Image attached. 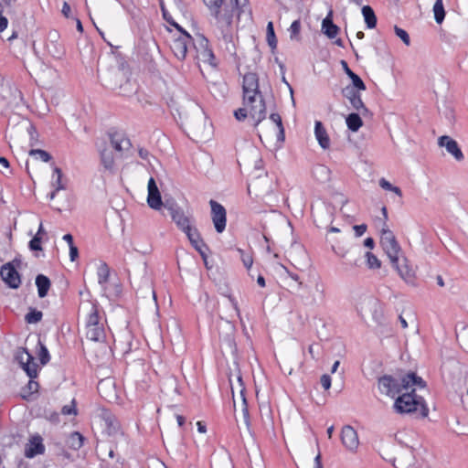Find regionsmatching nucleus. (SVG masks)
Returning <instances> with one entry per match:
<instances>
[{
    "mask_svg": "<svg viewBox=\"0 0 468 468\" xmlns=\"http://www.w3.org/2000/svg\"><path fill=\"white\" fill-rule=\"evenodd\" d=\"M243 106L250 110V117L257 126L266 117V105L259 90V77L254 72H248L242 81Z\"/></svg>",
    "mask_w": 468,
    "mask_h": 468,
    "instance_id": "nucleus-1",
    "label": "nucleus"
},
{
    "mask_svg": "<svg viewBox=\"0 0 468 468\" xmlns=\"http://www.w3.org/2000/svg\"><path fill=\"white\" fill-rule=\"evenodd\" d=\"M414 386L424 388L426 383L413 372L399 377L385 375L378 378V389L390 398L399 397Z\"/></svg>",
    "mask_w": 468,
    "mask_h": 468,
    "instance_id": "nucleus-2",
    "label": "nucleus"
},
{
    "mask_svg": "<svg viewBox=\"0 0 468 468\" xmlns=\"http://www.w3.org/2000/svg\"><path fill=\"white\" fill-rule=\"evenodd\" d=\"M393 409L398 414H410L418 410H420V415L422 418L427 417L429 414V409L424 399L418 396L413 388H410V391H405L397 397Z\"/></svg>",
    "mask_w": 468,
    "mask_h": 468,
    "instance_id": "nucleus-3",
    "label": "nucleus"
},
{
    "mask_svg": "<svg viewBox=\"0 0 468 468\" xmlns=\"http://www.w3.org/2000/svg\"><path fill=\"white\" fill-rule=\"evenodd\" d=\"M86 336L94 342H102L105 340V330L103 324L101 323L99 310L96 303L90 304V310L86 324Z\"/></svg>",
    "mask_w": 468,
    "mask_h": 468,
    "instance_id": "nucleus-4",
    "label": "nucleus"
},
{
    "mask_svg": "<svg viewBox=\"0 0 468 468\" xmlns=\"http://www.w3.org/2000/svg\"><path fill=\"white\" fill-rule=\"evenodd\" d=\"M383 458L394 465L395 468H410L415 463L413 449L408 445H399L393 454L385 452Z\"/></svg>",
    "mask_w": 468,
    "mask_h": 468,
    "instance_id": "nucleus-5",
    "label": "nucleus"
},
{
    "mask_svg": "<svg viewBox=\"0 0 468 468\" xmlns=\"http://www.w3.org/2000/svg\"><path fill=\"white\" fill-rule=\"evenodd\" d=\"M194 48L196 50V58L197 60L207 63L212 67L217 66V59L210 48L209 41L203 35H197L193 41Z\"/></svg>",
    "mask_w": 468,
    "mask_h": 468,
    "instance_id": "nucleus-6",
    "label": "nucleus"
},
{
    "mask_svg": "<svg viewBox=\"0 0 468 468\" xmlns=\"http://www.w3.org/2000/svg\"><path fill=\"white\" fill-rule=\"evenodd\" d=\"M380 244L389 258L390 262L396 263L397 257L399 256L401 252V248L393 232L388 229L386 225L381 230Z\"/></svg>",
    "mask_w": 468,
    "mask_h": 468,
    "instance_id": "nucleus-7",
    "label": "nucleus"
},
{
    "mask_svg": "<svg viewBox=\"0 0 468 468\" xmlns=\"http://www.w3.org/2000/svg\"><path fill=\"white\" fill-rule=\"evenodd\" d=\"M21 261L16 258L13 261L4 264L0 269L2 280L12 289H17L21 284V277L16 267H19Z\"/></svg>",
    "mask_w": 468,
    "mask_h": 468,
    "instance_id": "nucleus-8",
    "label": "nucleus"
},
{
    "mask_svg": "<svg viewBox=\"0 0 468 468\" xmlns=\"http://www.w3.org/2000/svg\"><path fill=\"white\" fill-rule=\"evenodd\" d=\"M211 218L218 233H222L226 229L227 212L225 207L215 200H210Z\"/></svg>",
    "mask_w": 468,
    "mask_h": 468,
    "instance_id": "nucleus-9",
    "label": "nucleus"
},
{
    "mask_svg": "<svg viewBox=\"0 0 468 468\" xmlns=\"http://www.w3.org/2000/svg\"><path fill=\"white\" fill-rule=\"evenodd\" d=\"M190 42H192V37L187 32H184V35H180L173 40L170 48L178 59L186 58Z\"/></svg>",
    "mask_w": 468,
    "mask_h": 468,
    "instance_id": "nucleus-10",
    "label": "nucleus"
},
{
    "mask_svg": "<svg viewBox=\"0 0 468 468\" xmlns=\"http://www.w3.org/2000/svg\"><path fill=\"white\" fill-rule=\"evenodd\" d=\"M378 306V300L371 295H365L359 298L356 303V311L361 317L368 314H376Z\"/></svg>",
    "mask_w": 468,
    "mask_h": 468,
    "instance_id": "nucleus-11",
    "label": "nucleus"
},
{
    "mask_svg": "<svg viewBox=\"0 0 468 468\" xmlns=\"http://www.w3.org/2000/svg\"><path fill=\"white\" fill-rule=\"evenodd\" d=\"M438 144L441 147H445L447 152L452 154L458 162L463 160L464 155L458 145V143L448 135H442L438 139Z\"/></svg>",
    "mask_w": 468,
    "mask_h": 468,
    "instance_id": "nucleus-12",
    "label": "nucleus"
},
{
    "mask_svg": "<svg viewBox=\"0 0 468 468\" xmlns=\"http://www.w3.org/2000/svg\"><path fill=\"white\" fill-rule=\"evenodd\" d=\"M392 266L397 270L399 275L409 284H413L415 273L414 271L409 266L406 258L399 256L397 257V261L391 262Z\"/></svg>",
    "mask_w": 468,
    "mask_h": 468,
    "instance_id": "nucleus-13",
    "label": "nucleus"
},
{
    "mask_svg": "<svg viewBox=\"0 0 468 468\" xmlns=\"http://www.w3.org/2000/svg\"><path fill=\"white\" fill-rule=\"evenodd\" d=\"M341 441L343 445L349 451L356 450L359 444L357 432L350 425H346L342 428Z\"/></svg>",
    "mask_w": 468,
    "mask_h": 468,
    "instance_id": "nucleus-14",
    "label": "nucleus"
},
{
    "mask_svg": "<svg viewBox=\"0 0 468 468\" xmlns=\"http://www.w3.org/2000/svg\"><path fill=\"white\" fill-rule=\"evenodd\" d=\"M360 90L355 88L346 87L343 89V95L349 101L351 106L360 113H367V109L362 101Z\"/></svg>",
    "mask_w": 468,
    "mask_h": 468,
    "instance_id": "nucleus-15",
    "label": "nucleus"
},
{
    "mask_svg": "<svg viewBox=\"0 0 468 468\" xmlns=\"http://www.w3.org/2000/svg\"><path fill=\"white\" fill-rule=\"evenodd\" d=\"M148 196H147V203L148 206L155 210H158L161 208L163 202L160 191L158 189V186L155 183V180L151 177L148 181Z\"/></svg>",
    "mask_w": 468,
    "mask_h": 468,
    "instance_id": "nucleus-16",
    "label": "nucleus"
},
{
    "mask_svg": "<svg viewBox=\"0 0 468 468\" xmlns=\"http://www.w3.org/2000/svg\"><path fill=\"white\" fill-rule=\"evenodd\" d=\"M251 188H253L256 191L257 195L270 193L271 191V186L267 175H265L264 176H259L255 179H253L248 186L249 193H250Z\"/></svg>",
    "mask_w": 468,
    "mask_h": 468,
    "instance_id": "nucleus-17",
    "label": "nucleus"
},
{
    "mask_svg": "<svg viewBox=\"0 0 468 468\" xmlns=\"http://www.w3.org/2000/svg\"><path fill=\"white\" fill-rule=\"evenodd\" d=\"M339 30L340 28L333 22V10L331 9L323 19L322 31L328 38L333 39L337 36Z\"/></svg>",
    "mask_w": 468,
    "mask_h": 468,
    "instance_id": "nucleus-18",
    "label": "nucleus"
},
{
    "mask_svg": "<svg viewBox=\"0 0 468 468\" xmlns=\"http://www.w3.org/2000/svg\"><path fill=\"white\" fill-rule=\"evenodd\" d=\"M191 245L199 252L203 259L206 258V251L208 250L207 246L203 241L199 231L195 227L193 231L186 236Z\"/></svg>",
    "mask_w": 468,
    "mask_h": 468,
    "instance_id": "nucleus-19",
    "label": "nucleus"
},
{
    "mask_svg": "<svg viewBox=\"0 0 468 468\" xmlns=\"http://www.w3.org/2000/svg\"><path fill=\"white\" fill-rule=\"evenodd\" d=\"M45 451V447L42 443V438L40 436H34L27 444L25 449V455L27 458H33L37 454H41Z\"/></svg>",
    "mask_w": 468,
    "mask_h": 468,
    "instance_id": "nucleus-20",
    "label": "nucleus"
},
{
    "mask_svg": "<svg viewBox=\"0 0 468 468\" xmlns=\"http://www.w3.org/2000/svg\"><path fill=\"white\" fill-rule=\"evenodd\" d=\"M109 136L112 148L121 154L131 146L130 140L122 133H110Z\"/></svg>",
    "mask_w": 468,
    "mask_h": 468,
    "instance_id": "nucleus-21",
    "label": "nucleus"
},
{
    "mask_svg": "<svg viewBox=\"0 0 468 468\" xmlns=\"http://www.w3.org/2000/svg\"><path fill=\"white\" fill-rule=\"evenodd\" d=\"M314 134L316 140L318 141L319 145L323 149H327L330 146V139L327 134L325 128L323 126V123L320 121L315 122L314 125Z\"/></svg>",
    "mask_w": 468,
    "mask_h": 468,
    "instance_id": "nucleus-22",
    "label": "nucleus"
},
{
    "mask_svg": "<svg viewBox=\"0 0 468 468\" xmlns=\"http://www.w3.org/2000/svg\"><path fill=\"white\" fill-rule=\"evenodd\" d=\"M170 216L173 221L176 224L178 228L184 227L186 224L190 222L192 219L187 217L184 211L178 207H168Z\"/></svg>",
    "mask_w": 468,
    "mask_h": 468,
    "instance_id": "nucleus-23",
    "label": "nucleus"
},
{
    "mask_svg": "<svg viewBox=\"0 0 468 468\" xmlns=\"http://www.w3.org/2000/svg\"><path fill=\"white\" fill-rule=\"evenodd\" d=\"M36 285L37 288V294L40 298H44L48 295V292L51 286V282L48 277L44 274H38L36 277Z\"/></svg>",
    "mask_w": 468,
    "mask_h": 468,
    "instance_id": "nucleus-24",
    "label": "nucleus"
},
{
    "mask_svg": "<svg viewBox=\"0 0 468 468\" xmlns=\"http://www.w3.org/2000/svg\"><path fill=\"white\" fill-rule=\"evenodd\" d=\"M212 468H233L230 456L224 452L222 454H215L211 463Z\"/></svg>",
    "mask_w": 468,
    "mask_h": 468,
    "instance_id": "nucleus-25",
    "label": "nucleus"
},
{
    "mask_svg": "<svg viewBox=\"0 0 468 468\" xmlns=\"http://www.w3.org/2000/svg\"><path fill=\"white\" fill-rule=\"evenodd\" d=\"M46 49L54 58L60 59L65 54V49L59 42H46Z\"/></svg>",
    "mask_w": 468,
    "mask_h": 468,
    "instance_id": "nucleus-26",
    "label": "nucleus"
},
{
    "mask_svg": "<svg viewBox=\"0 0 468 468\" xmlns=\"http://www.w3.org/2000/svg\"><path fill=\"white\" fill-rule=\"evenodd\" d=\"M362 15L364 16L367 27L368 28H375L377 26V16L372 7L369 5H364L362 7Z\"/></svg>",
    "mask_w": 468,
    "mask_h": 468,
    "instance_id": "nucleus-27",
    "label": "nucleus"
},
{
    "mask_svg": "<svg viewBox=\"0 0 468 468\" xmlns=\"http://www.w3.org/2000/svg\"><path fill=\"white\" fill-rule=\"evenodd\" d=\"M238 381H239V388H240V389H239V397L241 399V406H242V413H243V417H244V422H245V425L247 427H249V425H250L249 410H248V407H247V401H246V398H245V395H244L245 388L243 387L241 377L238 378Z\"/></svg>",
    "mask_w": 468,
    "mask_h": 468,
    "instance_id": "nucleus-28",
    "label": "nucleus"
},
{
    "mask_svg": "<svg viewBox=\"0 0 468 468\" xmlns=\"http://www.w3.org/2000/svg\"><path fill=\"white\" fill-rule=\"evenodd\" d=\"M347 128L352 132H357L363 125V121L358 113H350L346 119Z\"/></svg>",
    "mask_w": 468,
    "mask_h": 468,
    "instance_id": "nucleus-29",
    "label": "nucleus"
},
{
    "mask_svg": "<svg viewBox=\"0 0 468 468\" xmlns=\"http://www.w3.org/2000/svg\"><path fill=\"white\" fill-rule=\"evenodd\" d=\"M94 8L97 15L101 18H109L112 15L110 6L105 0H96Z\"/></svg>",
    "mask_w": 468,
    "mask_h": 468,
    "instance_id": "nucleus-30",
    "label": "nucleus"
},
{
    "mask_svg": "<svg viewBox=\"0 0 468 468\" xmlns=\"http://www.w3.org/2000/svg\"><path fill=\"white\" fill-rule=\"evenodd\" d=\"M101 161L105 169L112 170L114 165V158L112 151L106 148L101 150Z\"/></svg>",
    "mask_w": 468,
    "mask_h": 468,
    "instance_id": "nucleus-31",
    "label": "nucleus"
},
{
    "mask_svg": "<svg viewBox=\"0 0 468 468\" xmlns=\"http://www.w3.org/2000/svg\"><path fill=\"white\" fill-rule=\"evenodd\" d=\"M206 6L209 9L211 16L218 18L223 0H203Z\"/></svg>",
    "mask_w": 468,
    "mask_h": 468,
    "instance_id": "nucleus-32",
    "label": "nucleus"
},
{
    "mask_svg": "<svg viewBox=\"0 0 468 468\" xmlns=\"http://www.w3.org/2000/svg\"><path fill=\"white\" fill-rule=\"evenodd\" d=\"M16 359L23 367L25 364L34 360V357L26 348L20 347L16 353Z\"/></svg>",
    "mask_w": 468,
    "mask_h": 468,
    "instance_id": "nucleus-33",
    "label": "nucleus"
},
{
    "mask_svg": "<svg viewBox=\"0 0 468 468\" xmlns=\"http://www.w3.org/2000/svg\"><path fill=\"white\" fill-rule=\"evenodd\" d=\"M52 186L56 188V191L65 189V185L62 183V171L58 167H55L52 176Z\"/></svg>",
    "mask_w": 468,
    "mask_h": 468,
    "instance_id": "nucleus-34",
    "label": "nucleus"
},
{
    "mask_svg": "<svg viewBox=\"0 0 468 468\" xmlns=\"http://www.w3.org/2000/svg\"><path fill=\"white\" fill-rule=\"evenodd\" d=\"M434 19L437 24H441L445 18V10L442 2H435L433 8Z\"/></svg>",
    "mask_w": 468,
    "mask_h": 468,
    "instance_id": "nucleus-35",
    "label": "nucleus"
},
{
    "mask_svg": "<svg viewBox=\"0 0 468 468\" xmlns=\"http://www.w3.org/2000/svg\"><path fill=\"white\" fill-rule=\"evenodd\" d=\"M110 270L106 263H101L98 268V282L100 284H104L109 281Z\"/></svg>",
    "mask_w": 468,
    "mask_h": 468,
    "instance_id": "nucleus-36",
    "label": "nucleus"
},
{
    "mask_svg": "<svg viewBox=\"0 0 468 468\" xmlns=\"http://www.w3.org/2000/svg\"><path fill=\"white\" fill-rule=\"evenodd\" d=\"M84 437L77 431L71 433L69 437V446L74 450H79L83 445Z\"/></svg>",
    "mask_w": 468,
    "mask_h": 468,
    "instance_id": "nucleus-37",
    "label": "nucleus"
},
{
    "mask_svg": "<svg viewBox=\"0 0 468 468\" xmlns=\"http://www.w3.org/2000/svg\"><path fill=\"white\" fill-rule=\"evenodd\" d=\"M365 257L367 259V265L369 269L378 270L381 267V261L373 253L367 251L365 254Z\"/></svg>",
    "mask_w": 468,
    "mask_h": 468,
    "instance_id": "nucleus-38",
    "label": "nucleus"
},
{
    "mask_svg": "<svg viewBox=\"0 0 468 468\" xmlns=\"http://www.w3.org/2000/svg\"><path fill=\"white\" fill-rule=\"evenodd\" d=\"M42 316V312L36 309H30L29 313L26 314L25 320L28 324H37L41 321Z\"/></svg>",
    "mask_w": 468,
    "mask_h": 468,
    "instance_id": "nucleus-39",
    "label": "nucleus"
},
{
    "mask_svg": "<svg viewBox=\"0 0 468 468\" xmlns=\"http://www.w3.org/2000/svg\"><path fill=\"white\" fill-rule=\"evenodd\" d=\"M267 41H268L269 46L272 49L276 48L277 39L275 37L272 22H269L267 25Z\"/></svg>",
    "mask_w": 468,
    "mask_h": 468,
    "instance_id": "nucleus-40",
    "label": "nucleus"
},
{
    "mask_svg": "<svg viewBox=\"0 0 468 468\" xmlns=\"http://www.w3.org/2000/svg\"><path fill=\"white\" fill-rule=\"evenodd\" d=\"M270 119L277 125L279 129L278 139L280 141H284V128L282 125V118L278 113H271Z\"/></svg>",
    "mask_w": 468,
    "mask_h": 468,
    "instance_id": "nucleus-41",
    "label": "nucleus"
},
{
    "mask_svg": "<svg viewBox=\"0 0 468 468\" xmlns=\"http://www.w3.org/2000/svg\"><path fill=\"white\" fill-rule=\"evenodd\" d=\"M349 78L352 80V85H348L347 87L355 88V90H366V85H365L364 81L355 72L351 76H349Z\"/></svg>",
    "mask_w": 468,
    "mask_h": 468,
    "instance_id": "nucleus-42",
    "label": "nucleus"
},
{
    "mask_svg": "<svg viewBox=\"0 0 468 468\" xmlns=\"http://www.w3.org/2000/svg\"><path fill=\"white\" fill-rule=\"evenodd\" d=\"M379 186L385 189V190H388V191H391L393 193H395L396 195H398L399 197H402V192L400 190L399 187L398 186H392L388 180H386L385 178H381L379 180Z\"/></svg>",
    "mask_w": 468,
    "mask_h": 468,
    "instance_id": "nucleus-43",
    "label": "nucleus"
},
{
    "mask_svg": "<svg viewBox=\"0 0 468 468\" xmlns=\"http://www.w3.org/2000/svg\"><path fill=\"white\" fill-rule=\"evenodd\" d=\"M290 37L291 39L300 40L301 22L300 20H294L290 27Z\"/></svg>",
    "mask_w": 468,
    "mask_h": 468,
    "instance_id": "nucleus-44",
    "label": "nucleus"
},
{
    "mask_svg": "<svg viewBox=\"0 0 468 468\" xmlns=\"http://www.w3.org/2000/svg\"><path fill=\"white\" fill-rule=\"evenodd\" d=\"M22 368L25 370L27 375L30 378H37V365L34 362V360L28 362L27 364H25Z\"/></svg>",
    "mask_w": 468,
    "mask_h": 468,
    "instance_id": "nucleus-45",
    "label": "nucleus"
},
{
    "mask_svg": "<svg viewBox=\"0 0 468 468\" xmlns=\"http://www.w3.org/2000/svg\"><path fill=\"white\" fill-rule=\"evenodd\" d=\"M38 346H39L38 356H39L40 363L42 365H46L50 359L49 353L48 351V348L40 341L38 342Z\"/></svg>",
    "mask_w": 468,
    "mask_h": 468,
    "instance_id": "nucleus-46",
    "label": "nucleus"
},
{
    "mask_svg": "<svg viewBox=\"0 0 468 468\" xmlns=\"http://www.w3.org/2000/svg\"><path fill=\"white\" fill-rule=\"evenodd\" d=\"M29 155L33 156V155H38V157L43 161V162H48L51 160V155L44 151V150H41V149H31L29 151Z\"/></svg>",
    "mask_w": 468,
    "mask_h": 468,
    "instance_id": "nucleus-47",
    "label": "nucleus"
},
{
    "mask_svg": "<svg viewBox=\"0 0 468 468\" xmlns=\"http://www.w3.org/2000/svg\"><path fill=\"white\" fill-rule=\"evenodd\" d=\"M394 31H395V34L403 41V43L406 46H410V36H409V34L404 29L395 26Z\"/></svg>",
    "mask_w": 468,
    "mask_h": 468,
    "instance_id": "nucleus-48",
    "label": "nucleus"
},
{
    "mask_svg": "<svg viewBox=\"0 0 468 468\" xmlns=\"http://www.w3.org/2000/svg\"><path fill=\"white\" fill-rule=\"evenodd\" d=\"M41 239L42 238L38 237V235H35L33 239L29 241V249L31 250H42Z\"/></svg>",
    "mask_w": 468,
    "mask_h": 468,
    "instance_id": "nucleus-49",
    "label": "nucleus"
},
{
    "mask_svg": "<svg viewBox=\"0 0 468 468\" xmlns=\"http://www.w3.org/2000/svg\"><path fill=\"white\" fill-rule=\"evenodd\" d=\"M248 114H250V110L246 106H243L242 108H239L234 112V115L238 121H243L248 116Z\"/></svg>",
    "mask_w": 468,
    "mask_h": 468,
    "instance_id": "nucleus-50",
    "label": "nucleus"
},
{
    "mask_svg": "<svg viewBox=\"0 0 468 468\" xmlns=\"http://www.w3.org/2000/svg\"><path fill=\"white\" fill-rule=\"evenodd\" d=\"M27 132L30 136V146L36 145L37 143L38 134H37V132L35 126L30 124L29 127L27 128Z\"/></svg>",
    "mask_w": 468,
    "mask_h": 468,
    "instance_id": "nucleus-51",
    "label": "nucleus"
},
{
    "mask_svg": "<svg viewBox=\"0 0 468 468\" xmlns=\"http://www.w3.org/2000/svg\"><path fill=\"white\" fill-rule=\"evenodd\" d=\"M5 10L3 9V4H0V32H3L6 27L8 24V20L5 16H2V13Z\"/></svg>",
    "mask_w": 468,
    "mask_h": 468,
    "instance_id": "nucleus-52",
    "label": "nucleus"
},
{
    "mask_svg": "<svg viewBox=\"0 0 468 468\" xmlns=\"http://www.w3.org/2000/svg\"><path fill=\"white\" fill-rule=\"evenodd\" d=\"M0 165L6 169V172L1 171L5 176L12 174L11 170L9 169V161L5 157H0Z\"/></svg>",
    "mask_w": 468,
    "mask_h": 468,
    "instance_id": "nucleus-53",
    "label": "nucleus"
},
{
    "mask_svg": "<svg viewBox=\"0 0 468 468\" xmlns=\"http://www.w3.org/2000/svg\"><path fill=\"white\" fill-rule=\"evenodd\" d=\"M353 229L355 230L356 236L361 237L367 231V226L366 224L355 225Z\"/></svg>",
    "mask_w": 468,
    "mask_h": 468,
    "instance_id": "nucleus-54",
    "label": "nucleus"
},
{
    "mask_svg": "<svg viewBox=\"0 0 468 468\" xmlns=\"http://www.w3.org/2000/svg\"><path fill=\"white\" fill-rule=\"evenodd\" d=\"M320 381H321V385L323 386V388L324 389H329L330 388V387H331V378H330L329 375H326V374L323 375L321 377V380Z\"/></svg>",
    "mask_w": 468,
    "mask_h": 468,
    "instance_id": "nucleus-55",
    "label": "nucleus"
},
{
    "mask_svg": "<svg viewBox=\"0 0 468 468\" xmlns=\"http://www.w3.org/2000/svg\"><path fill=\"white\" fill-rule=\"evenodd\" d=\"M112 386V382L110 379L101 380L98 384V390L100 393H102L104 389L108 387Z\"/></svg>",
    "mask_w": 468,
    "mask_h": 468,
    "instance_id": "nucleus-56",
    "label": "nucleus"
},
{
    "mask_svg": "<svg viewBox=\"0 0 468 468\" xmlns=\"http://www.w3.org/2000/svg\"><path fill=\"white\" fill-rule=\"evenodd\" d=\"M59 34L56 30H52L48 32L47 42H58Z\"/></svg>",
    "mask_w": 468,
    "mask_h": 468,
    "instance_id": "nucleus-57",
    "label": "nucleus"
},
{
    "mask_svg": "<svg viewBox=\"0 0 468 468\" xmlns=\"http://www.w3.org/2000/svg\"><path fill=\"white\" fill-rule=\"evenodd\" d=\"M315 173L324 176L325 178H328L329 169L326 166H324V165H318L315 168Z\"/></svg>",
    "mask_w": 468,
    "mask_h": 468,
    "instance_id": "nucleus-58",
    "label": "nucleus"
},
{
    "mask_svg": "<svg viewBox=\"0 0 468 468\" xmlns=\"http://www.w3.org/2000/svg\"><path fill=\"white\" fill-rule=\"evenodd\" d=\"M61 413L64 415L76 414V409L74 405H66L61 409Z\"/></svg>",
    "mask_w": 468,
    "mask_h": 468,
    "instance_id": "nucleus-59",
    "label": "nucleus"
},
{
    "mask_svg": "<svg viewBox=\"0 0 468 468\" xmlns=\"http://www.w3.org/2000/svg\"><path fill=\"white\" fill-rule=\"evenodd\" d=\"M69 257L71 261H74L79 257V250L75 245L69 247Z\"/></svg>",
    "mask_w": 468,
    "mask_h": 468,
    "instance_id": "nucleus-60",
    "label": "nucleus"
},
{
    "mask_svg": "<svg viewBox=\"0 0 468 468\" xmlns=\"http://www.w3.org/2000/svg\"><path fill=\"white\" fill-rule=\"evenodd\" d=\"M27 388L29 389V394L37 392L38 389V383L30 378L27 384Z\"/></svg>",
    "mask_w": 468,
    "mask_h": 468,
    "instance_id": "nucleus-61",
    "label": "nucleus"
},
{
    "mask_svg": "<svg viewBox=\"0 0 468 468\" xmlns=\"http://www.w3.org/2000/svg\"><path fill=\"white\" fill-rule=\"evenodd\" d=\"M61 13L63 14V16L65 17H67V18L70 17L71 9H70V5L67 2L63 3Z\"/></svg>",
    "mask_w": 468,
    "mask_h": 468,
    "instance_id": "nucleus-62",
    "label": "nucleus"
},
{
    "mask_svg": "<svg viewBox=\"0 0 468 468\" xmlns=\"http://www.w3.org/2000/svg\"><path fill=\"white\" fill-rule=\"evenodd\" d=\"M195 228V226H193V222L192 220L190 222H188L187 224H186L184 227H181L179 228L186 236L188 235V233H190L191 231H193V229Z\"/></svg>",
    "mask_w": 468,
    "mask_h": 468,
    "instance_id": "nucleus-63",
    "label": "nucleus"
},
{
    "mask_svg": "<svg viewBox=\"0 0 468 468\" xmlns=\"http://www.w3.org/2000/svg\"><path fill=\"white\" fill-rule=\"evenodd\" d=\"M242 261L247 269H250L253 263L252 258L250 255L242 256Z\"/></svg>",
    "mask_w": 468,
    "mask_h": 468,
    "instance_id": "nucleus-64",
    "label": "nucleus"
}]
</instances>
